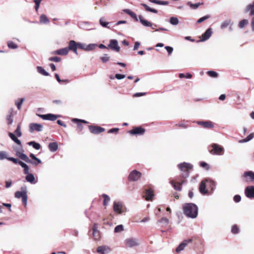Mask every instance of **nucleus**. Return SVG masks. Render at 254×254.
Returning <instances> with one entry per match:
<instances>
[{
  "instance_id": "nucleus-29",
  "label": "nucleus",
  "mask_w": 254,
  "mask_h": 254,
  "mask_svg": "<svg viewBox=\"0 0 254 254\" xmlns=\"http://www.w3.org/2000/svg\"><path fill=\"white\" fill-rule=\"evenodd\" d=\"M48 147L51 151L55 152L58 149V144L56 142H51L49 144Z\"/></svg>"
},
{
  "instance_id": "nucleus-40",
  "label": "nucleus",
  "mask_w": 254,
  "mask_h": 254,
  "mask_svg": "<svg viewBox=\"0 0 254 254\" xmlns=\"http://www.w3.org/2000/svg\"><path fill=\"white\" fill-rule=\"evenodd\" d=\"M14 133L18 136L20 137L22 135V132L21 131V123H19L17 125V128L14 131Z\"/></svg>"
},
{
  "instance_id": "nucleus-39",
  "label": "nucleus",
  "mask_w": 254,
  "mask_h": 254,
  "mask_svg": "<svg viewBox=\"0 0 254 254\" xmlns=\"http://www.w3.org/2000/svg\"><path fill=\"white\" fill-rule=\"evenodd\" d=\"M24 100L25 99L24 98H22L18 99V100L15 101V105L18 110L21 109L22 104L23 101H24Z\"/></svg>"
},
{
  "instance_id": "nucleus-5",
  "label": "nucleus",
  "mask_w": 254,
  "mask_h": 254,
  "mask_svg": "<svg viewBox=\"0 0 254 254\" xmlns=\"http://www.w3.org/2000/svg\"><path fill=\"white\" fill-rule=\"evenodd\" d=\"M142 176L140 172L134 170L132 171L128 176V180L130 182H135L138 181Z\"/></svg>"
},
{
  "instance_id": "nucleus-48",
  "label": "nucleus",
  "mask_w": 254,
  "mask_h": 254,
  "mask_svg": "<svg viewBox=\"0 0 254 254\" xmlns=\"http://www.w3.org/2000/svg\"><path fill=\"white\" fill-rule=\"evenodd\" d=\"M210 17V16L209 15H207L204 16H203L197 20V23H200L203 21H205V20L209 19Z\"/></svg>"
},
{
  "instance_id": "nucleus-18",
  "label": "nucleus",
  "mask_w": 254,
  "mask_h": 254,
  "mask_svg": "<svg viewBox=\"0 0 254 254\" xmlns=\"http://www.w3.org/2000/svg\"><path fill=\"white\" fill-rule=\"evenodd\" d=\"M212 32L211 28H208V29H207L206 30V31L204 32V33L202 35L201 39L199 41H198V42H199V41L202 42V41L207 40L210 37V36L212 35Z\"/></svg>"
},
{
  "instance_id": "nucleus-8",
  "label": "nucleus",
  "mask_w": 254,
  "mask_h": 254,
  "mask_svg": "<svg viewBox=\"0 0 254 254\" xmlns=\"http://www.w3.org/2000/svg\"><path fill=\"white\" fill-rule=\"evenodd\" d=\"M242 178L245 182L254 183V172L251 171L245 172Z\"/></svg>"
},
{
  "instance_id": "nucleus-61",
  "label": "nucleus",
  "mask_w": 254,
  "mask_h": 254,
  "mask_svg": "<svg viewBox=\"0 0 254 254\" xmlns=\"http://www.w3.org/2000/svg\"><path fill=\"white\" fill-rule=\"evenodd\" d=\"M7 159L9 161H12L14 164H18L19 161L16 158H14L13 157H8L7 158Z\"/></svg>"
},
{
  "instance_id": "nucleus-50",
  "label": "nucleus",
  "mask_w": 254,
  "mask_h": 254,
  "mask_svg": "<svg viewBox=\"0 0 254 254\" xmlns=\"http://www.w3.org/2000/svg\"><path fill=\"white\" fill-rule=\"evenodd\" d=\"M207 74L212 77L216 78L218 76V73L214 71H208L207 72Z\"/></svg>"
},
{
  "instance_id": "nucleus-56",
  "label": "nucleus",
  "mask_w": 254,
  "mask_h": 254,
  "mask_svg": "<svg viewBox=\"0 0 254 254\" xmlns=\"http://www.w3.org/2000/svg\"><path fill=\"white\" fill-rule=\"evenodd\" d=\"M55 76V77H56V79L57 80V81L60 83H61V82H66V83L69 82V80L68 79H65V80H61L60 78L59 74L57 73H56Z\"/></svg>"
},
{
  "instance_id": "nucleus-63",
  "label": "nucleus",
  "mask_w": 254,
  "mask_h": 254,
  "mask_svg": "<svg viewBox=\"0 0 254 254\" xmlns=\"http://www.w3.org/2000/svg\"><path fill=\"white\" fill-rule=\"evenodd\" d=\"M241 197L239 195H235L234 197V200L236 202H239L241 201Z\"/></svg>"
},
{
  "instance_id": "nucleus-51",
  "label": "nucleus",
  "mask_w": 254,
  "mask_h": 254,
  "mask_svg": "<svg viewBox=\"0 0 254 254\" xmlns=\"http://www.w3.org/2000/svg\"><path fill=\"white\" fill-rule=\"evenodd\" d=\"M180 78H184L186 77L187 78H191L192 77V75L189 73H187L186 75L184 73H180L179 75Z\"/></svg>"
},
{
  "instance_id": "nucleus-15",
  "label": "nucleus",
  "mask_w": 254,
  "mask_h": 254,
  "mask_svg": "<svg viewBox=\"0 0 254 254\" xmlns=\"http://www.w3.org/2000/svg\"><path fill=\"white\" fill-rule=\"evenodd\" d=\"M98 225L97 223H94L93 226V236L95 240H99L100 239V231L97 230Z\"/></svg>"
},
{
  "instance_id": "nucleus-46",
  "label": "nucleus",
  "mask_w": 254,
  "mask_h": 254,
  "mask_svg": "<svg viewBox=\"0 0 254 254\" xmlns=\"http://www.w3.org/2000/svg\"><path fill=\"white\" fill-rule=\"evenodd\" d=\"M231 232L234 234H237L239 232V228L237 225H234L232 227Z\"/></svg>"
},
{
  "instance_id": "nucleus-22",
  "label": "nucleus",
  "mask_w": 254,
  "mask_h": 254,
  "mask_svg": "<svg viewBox=\"0 0 254 254\" xmlns=\"http://www.w3.org/2000/svg\"><path fill=\"white\" fill-rule=\"evenodd\" d=\"M110 251V248L107 246H105L98 247L97 249V253H101L102 254H108Z\"/></svg>"
},
{
  "instance_id": "nucleus-42",
  "label": "nucleus",
  "mask_w": 254,
  "mask_h": 254,
  "mask_svg": "<svg viewBox=\"0 0 254 254\" xmlns=\"http://www.w3.org/2000/svg\"><path fill=\"white\" fill-rule=\"evenodd\" d=\"M99 22H100V24L103 27L110 28V27L109 26H108L109 23L106 21L105 18L104 17L101 18L100 19Z\"/></svg>"
},
{
  "instance_id": "nucleus-7",
  "label": "nucleus",
  "mask_w": 254,
  "mask_h": 254,
  "mask_svg": "<svg viewBox=\"0 0 254 254\" xmlns=\"http://www.w3.org/2000/svg\"><path fill=\"white\" fill-rule=\"evenodd\" d=\"M126 248H131L139 245V242L136 239L133 238H127L124 242Z\"/></svg>"
},
{
  "instance_id": "nucleus-43",
  "label": "nucleus",
  "mask_w": 254,
  "mask_h": 254,
  "mask_svg": "<svg viewBox=\"0 0 254 254\" xmlns=\"http://www.w3.org/2000/svg\"><path fill=\"white\" fill-rule=\"evenodd\" d=\"M7 44L9 49H15L18 47L17 45L11 41H8Z\"/></svg>"
},
{
  "instance_id": "nucleus-52",
  "label": "nucleus",
  "mask_w": 254,
  "mask_h": 254,
  "mask_svg": "<svg viewBox=\"0 0 254 254\" xmlns=\"http://www.w3.org/2000/svg\"><path fill=\"white\" fill-rule=\"evenodd\" d=\"M50 61H53L55 62H60L61 61V58L59 57H50L49 59Z\"/></svg>"
},
{
  "instance_id": "nucleus-49",
  "label": "nucleus",
  "mask_w": 254,
  "mask_h": 254,
  "mask_svg": "<svg viewBox=\"0 0 254 254\" xmlns=\"http://www.w3.org/2000/svg\"><path fill=\"white\" fill-rule=\"evenodd\" d=\"M170 22L173 25H177L179 23V20L177 17H172L170 18Z\"/></svg>"
},
{
  "instance_id": "nucleus-6",
  "label": "nucleus",
  "mask_w": 254,
  "mask_h": 254,
  "mask_svg": "<svg viewBox=\"0 0 254 254\" xmlns=\"http://www.w3.org/2000/svg\"><path fill=\"white\" fill-rule=\"evenodd\" d=\"M195 240V238L192 237L191 238L184 240L176 248V251L177 253H180L181 251L184 250L185 248L190 243H192Z\"/></svg>"
},
{
  "instance_id": "nucleus-13",
  "label": "nucleus",
  "mask_w": 254,
  "mask_h": 254,
  "mask_svg": "<svg viewBox=\"0 0 254 254\" xmlns=\"http://www.w3.org/2000/svg\"><path fill=\"white\" fill-rule=\"evenodd\" d=\"M245 193L248 198H254V186H248L245 189Z\"/></svg>"
},
{
  "instance_id": "nucleus-60",
  "label": "nucleus",
  "mask_w": 254,
  "mask_h": 254,
  "mask_svg": "<svg viewBox=\"0 0 254 254\" xmlns=\"http://www.w3.org/2000/svg\"><path fill=\"white\" fill-rule=\"evenodd\" d=\"M95 48L94 44H89L87 46H85L86 51H90L93 50Z\"/></svg>"
},
{
  "instance_id": "nucleus-9",
  "label": "nucleus",
  "mask_w": 254,
  "mask_h": 254,
  "mask_svg": "<svg viewBox=\"0 0 254 254\" xmlns=\"http://www.w3.org/2000/svg\"><path fill=\"white\" fill-rule=\"evenodd\" d=\"M15 197L17 198H20L21 197L22 198V202L24 205L26 206L27 204V195L26 191H17L15 192L14 194Z\"/></svg>"
},
{
  "instance_id": "nucleus-16",
  "label": "nucleus",
  "mask_w": 254,
  "mask_h": 254,
  "mask_svg": "<svg viewBox=\"0 0 254 254\" xmlns=\"http://www.w3.org/2000/svg\"><path fill=\"white\" fill-rule=\"evenodd\" d=\"M39 116L45 120L55 121L59 116L52 114L39 115Z\"/></svg>"
},
{
  "instance_id": "nucleus-26",
  "label": "nucleus",
  "mask_w": 254,
  "mask_h": 254,
  "mask_svg": "<svg viewBox=\"0 0 254 254\" xmlns=\"http://www.w3.org/2000/svg\"><path fill=\"white\" fill-rule=\"evenodd\" d=\"M124 11L127 14H128L131 18H132L135 21H138V18L136 14L131 10L129 9H125Z\"/></svg>"
},
{
  "instance_id": "nucleus-34",
  "label": "nucleus",
  "mask_w": 254,
  "mask_h": 254,
  "mask_svg": "<svg viewBox=\"0 0 254 254\" xmlns=\"http://www.w3.org/2000/svg\"><path fill=\"white\" fill-rule=\"evenodd\" d=\"M101 196L104 198L103 204L104 206L106 207L110 201V198L106 194H103Z\"/></svg>"
},
{
  "instance_id": "nucleus-4",
  "label": "nucleus",
  "mask_w": 254,
  "mask_h": 254,
  "mask_svg": "<svg viewBox=\"0 0 254 254\" xmlns=\"http://www.w3.org/2000/svg\"><path fill=\"white\" fill-rule=\"evenodd\" d=\"M145 129L141 127H134L128 131V133L132 135H142L145 132Z\"/></svg>"
},
{
  "instance_id": "nucleus-37",
  "label": "nucleus",
  "mask_w": 254,
  "mask_h": 254,
  "mask_svg": "<svg viewBox=\"0 0 254 254\" xmlns=\"http://www.w3.org/2000/svg\"><path fill=\"white\" fill-rule=\"evenodd\" d=\"M40 22L42 23H47L49 22V20L47 16L43 14L40 16Z\"/></svg>"
},
{
  "instance_id": "nucleus-53",
  "label": "nucleus",
  "mask_w": 254,
  "mask_h": 254,
  "mask_svg": "<svg viewBox=\"0 0 254 254\" xmlns=\"http://www.w3.org/2000/svg\"><path fill=\"white\" fill-rule=\"evenodd\" d=\"M159 222L161 223H162L163 224H168L169 223V220L168 218L166 217H162L161 219H160L159 220Z\"/></svg>"
},
{
  "instance_id": "nucleus-59",
  "label": "nucleus",
  "mask_w": 254,
  "mask_h": 254,
  "mask_svg": "<svg viewBox=\"0 0 254 254\" xmlns=\"http://www.w3.org/2000/svg\"><path fill=\"white\" fill-rule=\"evenodd\" d=\"M119 130V128H113L109 129L108 131V133H114L117 134L118 133Z\"/></svg>"
},
{
  "instance_id": "nucleus-1",
  "label": "nucleus",
  "mask_w": 254,
  "mask_h": 254,
  "mask_svg": "<svg viewBox=\"0 0 254 254\" xmlns=\"http://www.w3.org/2000/svg\"><path fill=\"white\" fill-rule=\"evenodd\" d=\"M178 167L181 173L179 176L171 180L170 183L176 190L181 191L182 190V185L187 182V179L189 176L190 171L192 169V165L190 163L184 162L179 164Z\"/></svg>"
},
{
  "instance_id": "nucleus-10",
  "label": "nucleus",
  "mask_w": 254,
  "mask_h": 254,
  "mask_svg": "<svg viewBox=\"0 0 254 254\" xmlns=\"http://www.w3.org/2000/svg\"><path fill=\"white\" fill-rule=\"evenodd\" d=\"M88 128L92 133L95 134H99L105 130L104 128L98 126L90 125L88 126Z\"/></svg>"
},
{
  "instance_id": "nucleus-33",
  "label": "nucleus",
  "mask_w": 254,
  "mask_h": 254,
  "mask_svg": "<svg viewBox=\"0 0 254 254\" xmlns=\"http://www.w3.org/2000/svg\"><path fill=\"white\" fill-rule=\"evenodd\" d=\"M141 5L142 6H143L144 8H145V10H146L147 11L151 12H153V13H158V10H157L150 8L147 4H146L145 3H141Z\"/></svg>"
},
{
  "instance_id": "nucleus-45",
  "label": "nucleus",
  "mask_w": 254,
  "mask_h": 254,
  "mask_svg": "<svg viewBox=\"0 0 254 254\" xmlns=\"http://www.w3.org/2000/svg\"><path fill=\"white\" fill-rule=\"evenodd\" d=\"M254 137V133H251L249 135H248L246 138L241 140L240 141V142H246L250 141Z\"/></svg>"
},
{
  "instance_id": "nucleus-20",
  "label": "nucleus",
  "mask_w": 254,
  "mask_h": 254,
  "mask_svg": "<svg viewBox=\"0 0 254 254\" xmlns=\"http://www.w3.org/2000/svg\"><path fill=\"white\" fill-rule=\"evenodd\" d=\"M68 53V49L66 47L60 49L52 52L53 55H59L62 56H65Z\"/></svg>"
},
{
  "instance_id": "nucleus-2",
  "label": "nucleus",
  "mask_w": 254,
  "mask_h": 254,
  "mask_svg": "<svg viewBox=\"0 0 254 254\" xmlns=\"http://www.w3.org/2000/svg\"><path fill=\"white\" fill-rule=\"evenodd\" d=\"M184 214L188 217L194 218L198 213L197 206L192 203H186L183 206Z\"/></svg>"
},
{
  "instance_id": "nucleus-32",
  "label": "nucleus",
  "mask_w": 254,
  "mask_h": 254,
  "mask_svg": "<svg viewBox=\"0 0 254 254\" xmlns=\"http://www.w3.org/2000/svg\"><path fill=\"white\" fill-rule=\"evenodd\" d=\"M8 135L11 138V139L13 141H14L16 144L19 145H21V141L15 136V135L13 133L11 132H9Z\"/></svg>"
},
{
  "instance_id": "nucleus-64",
  "label": "nucleus",
  "mask_w": 254,
  "mask_h": 254,
  "mask_svg": "<svg viewBox=\"0 0 254 254\" xmlns=\"http://www.w3.org/2000/svg\"><path fill=\"white\" fill-rule=\"evenodd\" d=\"M166 50L168 52L169 55H171L173 51V49L172 47L170 46H166L165 48Z\"/></svg>"
},
{
  "instance_id": "nucleus-62",
  "label": "nucleus",
  "mask_w": 254,
  "mask_h": 254,
  "mask_svg": "<svg viewBox=\"0 0 254 254\" xmlns=\"http://www.w3.org/2000/svg\"><path fill=\"white\" fill-rule=\"evenodd\" d=\"M30 157L33 160H36L38 163H42L41 161L37 158L34 154L31 153L29 155Z\"/></svg>"
},
{
  "instance_id": "nucleus-57",
  "label": "nucleus",
  "mask_w": 254,
  "mask_h": 254,
  "mask_svg": "<svg viewBox=\"0 0 254 254\" xmlns=\"http://www.w3.org/2000/svg\"><path fill=\"white\" fill-rule=\"evenodd\" d=\"M200 166L201 167L205 168L206 170H208L209 169V166L208 164L204 162H200Z\"/></svg>"
},
{
  "instance_id": "nucleus-24",
  "label": "nucleus",
  "mask_w": 254,
  "mask_h": 254,
  "mask_svg": "<svg viewBox=\"0 0 254 254\" xmlns=\"http://www.w3.org/2000/svg\"><path fill=\"white\" fill-rule=\"evenodd\" d=\"M245 12L246 13L249 12L250 15H254V1L247 6Z\"/></svg>"
},
{
  "instance_id": "nucleus-14",
  "label": "nucleus",
  "mask_w": 254,
  "mask_h": 254,
  "mask_svg": "<svg viewBox=\"0 0 254 254\" xmlns=\"http://www.w3.org/2000/svg\"><path fill=\"white\" fill-rule=\"evenodd\" d=\"M197 124L201 127L205 128L211 129L214 127V124L210 121H199Z\"/></svg>"
},
{
  "instance_id": "nucleus-58",
  "label": "nucleus",
  "mask_w": 254,
  "mask_h": 254,
  "mask_svg": "<svg viewBox=\"0 0 254 254\" xmlns=\"http://www.w3.org/2000/svg\"><path fill=\"white\" fill-rule=\"evenodd\" d=\"M42 0H34V2L35 3V10L36 11H38L39 6H40V2H41Z\"/></svg>"
},
{
  "instance_id": "nucleus-28",
  "label": "nucleus",
  "mask_w": 254,
  "mask_h": 254,
  "mask_svg": "<svg viewBox=\"0 0 254 254\" xmlns=\"http://www.w3.org/2000/svg\"><path fill=\"white\" fill-rule=\"evenodd\" d=\"M16 155L21 159L25 161L26 162H29V158L28 157V156L26 154H23L22 152H17L16 153Z\"/></svg>"
},
{
  "instance_id": "nucleus-35",
  "label": "nucleus",
  "mask_w": 254,
  "mask_h": 254,
  "mask_svg": "<svg viewBox=\"0 0 254 254\" xmlns=\"http://www.w3.org/2000/svg\"><path fill=\"white\" fill-rule=\"evenodd\" d=\"M204 3L203 2H198L195 4H193L190 2H188L187 4L189 5L191 8L195 9L198 7L199 6L201 5H203Z\"/></svg>"
},
{
  "instance_id": "nucleus-19",
  "label": "nucleus",
  "mask_w": 254,
  "mask_h": 254,
  "mask_svg": "<svg viewBox=\"0 0 254 254\" xmlns=\"http://www.w3.org/2000/svg\"><path fill=\"white\" fill-rule=\"evenodd\" d=\"M123 206L122 203L116 202L114 203L113 209L115 212L121 214L123 212Z\"/></svg>"
},
{
  "instance_id": "nucleus-21",
  "label": "nucleus",
  "mask_w": 254,
  "mask_h": 254,
  "mask_svg": "<svg viewBox=\"0 0 254 254\" xmlns=\"http://www.w3.org/2000/svg\"><path fill=\"white\" fill-rule=\"evenodd\" d=\"M69 50L73 51L75 54H77V43L71 40L68 44V47H67Z\"/></svg>"
},
{
  "instance_id": "nucleus-55",
  "label": "nucleus",
  "mask_w": 254,
  "mask_h": 254,
  "mask_svg": "<svg viewBox=\"0 0 254 254\" xmlns=\"http://www.w3.org/2000/svg\"><path fill=\"white\" fill-rule=\"evenodd\" d=\"M230 24V20H226V21H224L222 23V24L221 25V28H224L228 27Z\"/></svg>"
},
{
  "instance_id": "nucleus-54",
  "label": "nucleus",
  "mask_w": 254,
  "mask_h": 254,
  "mask_svg": "<svg viewBox=\"0 0 254 254\" xmlns=\"http://www.w3.org/2000/svg\"><path fill=\"white\" fill-rule=\"evenodd\" d=\"M7 154L5 151H0V160L7 159Z\"/></svg>"
},
{
  "instance_id": "nucleus-25",
  "label": "nucleus",
  "mask_w": 254,
  "mask_h": 254,
  "mask_svg": "<svg viewBox=\"0 0 254 254\" xmlns=\"http://www.w3.org/2000/svg\"><path fill=\"white\" fill-rule=\"evenodd\" d=\"M72 122L77 124V127L80 130H81L83 128V126L81 125V123H84V124H88V122H87L85 120L78 119H73L72 120Z\"/></svg>"
},
{
  "instance_id": "nucleus-3",
  "label": "nucleus",
  "mask_w": 254,
  "mask_h": 254,
  "mask_svg": "<svg viewBox=\"0 0 254 254\" xmlns=\"http://www.w3.org/2000/svg\"><path fill=\"white\" fill-rule=\"evenodd\" d=\"M209 151L213 155H222L224 153V149L218 144L212 143L209 146Z\"/></svg>"
},
{
  "instance_id": "nucleus-30",
  "label": "nucleus",
  "mask_w": 254,
  "mask_h": 254,
  "mask_svg": "<svg viewBox=\"0 0 254 254\" xmlns=\"http://www.w3.org/2000/svg\"><path fill=\"white\" fill-rule=\"evenodd\" d=\"M139 20H140V22H141V23L142 25H143L144 26H148V27L152 26V23H150V22H149L148 21L144 19L143 18V16L142 15L139 16Z\"/></svg>"
},
{
  "instance_id": "nucleus-27",
  "label": "nucleus",
  "mask_w": 254,
  "mask_h": 254,
  "mask_svg": "<svg viewBox=\"0 0 254 254\" xmlns=\"http://www.w3.org/2000/svg\"><path fill=\"white\" fill-rule=\"evenodd\" d=\"M26 175H27L25 177V179L27 182L31 184H35L36 183V181H35V177L32 174L28 173Z\"/></svg>"
},
{
  "instance_id": "nucleus-38",
  "label": "nucleus",
  "mask_w": 254,
  "mask_h": 254,
  "mask_svg": "<svg viewBox=\"0 0 254 254\" xmlns=\"http://www.w3.org/2000/svg\"><path fill=\"white\" fill-rule=\"evenodd\" d=\"M37 69L38 70V71L42 74V75H45V76H48L49 75V73L47 72L41 66H37Z\"/></svg>"
},
{
  "instance_id": "nucleus-41",
  "label": "nucleus",
  "mask_w": 254,
  "mask_h": 254,
  "mask_svg": "<svg viewBox=\"0 0 254 254\" xmlns=\"http://www.w3.org/2000/svg\"><path fill=\"white\" fill-rule=\"evenodd\" d=\"M248 24H249V21L247 19H243L239 22V27L240 28H243L246 25H247Z\"/></svg>"
},
{
  "instance_id": "nucleus-11",
  "label": "nucleus",
  "mask_w": 254,
  "mask_h": 254,
  "mask_svg": "<svg viewBox=\"0 0 254 254\" xmlns=\"http://www.w3.org/2000/svg\"><path fill=\"white\" fill-rule=\"evenodd\" d=\"M43 126L37 123H31L29 125V131L33 132L34 131H41L42 130Z\"/></svg>"
},
{
  "instance_id": "nucleus-23",
  "label": "nucleus",
  "mask_w": 254,
  "mask_h": 254,
  "mask_svg": "<svg viewBox=\"0 0 254 254\" xmlns=\"http://www.w3.org/2000/svg\"><path fill=\"white\" fill-rule=\"evenodd\" d=\"M206 180L202 181L199 187V191L203 194H206L208 192L207 190L206 189Z\"/></svg>"
},
{
  "instance_id": "nucleus-17",
  "label": "nucleus",
  "mask_w": 254,
  "mask_h": 254,
  "mask_svg": "<svg viewBox=\"0 0 254 254\" xmlns=\"http://www.w3.org/2000/svg\"><path fill=\"white\" fill-rule=\"evenodd\" d=\"M108 47L112 50L117 52H119L120 50V48L118 46V41L116 40H111Z\"/></svg>"
},
{
  "instance_id": "nucleus-12",
  "label": "nucleus",
  "mask_w": 254,
  "mask_h": 254,
  "mask_svg": "<svg viewBox=\"0 0 254 254\" xmlns=\"http://www.w3.org/2000/svg\"><path fill=\"white\" fill-rule=\"evenodd\" d=\"M154 196V192L151 188H148L145 190L143 196L147 200H151Z\"/></svg>"
},
{
  "instance_id": "nucleus-31",
  "label": "nucleus",
  "mask_w": 254,
  "mask_h": 254,
  "mask_svg": "<svg viewBox=\"0 0 254 254\" xmlns=\"http://www.w3.org/2000/svg\"><path fill=\"white\" fill-rule=\"evenodd\" d=\"M12 116H13L12 111L11 110H10L9 111L8 115L6 116V118L7 124L8 125H11L13 122Z\"/></svg>"
},
{
  "instance_id": "nucleus-36",
  "label": "nucleus",
  "mask_w": 254,
  "mask_h": 254,
  "mask_svg": "<svg viewBox=\"0 0 254 254\" xmlns=\"http://www.w3.org/2000/svg\"><path fill=\"white\" fill-rule=\"evenodd\" d=\"M150 2L160 5H167L169 2L166 1L158 0H148Z\"/></svg>"
},
{
  "instance_id": "nucleus-47",
  "label": "nucleus",
  "mask_w": 254,
  "mask_h": 254,
  "mask_svg": "<svg viewBox=\"0 0 254 254\" xmlns=\"http://www.w3.org/2000/svg\"><path fill=\"white\" fill-rule=\"evenodd\" d=\"M123 231H124V227L122 225L117 226L114 229V232L115 233H119Z\"/></svg>"
},
{
  "instance_id": "nucleus-44",
  "label": "nucleus",
  "mask_w": 254,
  "mask_h": 254,
  "mask_svg": "<svg viewBox=\"0 0 254 254\" xmlns=\"http://www.w3.org/2000/svg\"><path fill=\"white\" fill-rule=\"evenodd\" d=\"M29 145H32L33 148L37 150H39L41 148V145L39 143L35 142L34 141H31L28 143Z\"/></svg>"
}]
</instances>
